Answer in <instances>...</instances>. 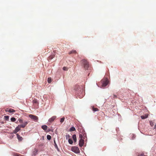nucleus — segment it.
Segmentation results:
<instances>
[{"mask_svg": "<svg viewBox=\"0 0 156 156\" xmlns=\"http://www.w3.org/2000/svg\"><path fill=\"white\" fill-rule=\"evenodd\" d=\"M81 62L82 66L86 69H87L89 67V63L85 59H83L81 60Z\"/></svg>", "mask_w": 156, "mask_h": 156, "instance_id": "f257e3e1", "label": "nucleus"}, {"mask_svg": "<svg viewBox=\"0 0 156 156\" xmlns=\"http://www.w3.org/2000/svg\"><path fill=\"white\" fill-rule=\"evenodd\" d=\"M71 151L76 153H79L80 152V151L78 147L73 146L71 147Z\"/></svg>", "mask_w": 156, "mask_h": 156, "instance_id": "f03ea898", "label": "nucleus"}, {"mask_svg": "<svg viewBox=\"0 0 156 156\" xmlns=\"http://www.w3.org/2000/svg\"><path fill=\"white\" fill-rule=\"evenodd\" d=\"M29 117L33 119L34 121L35 122L38 121V118L37 116L32 114H30L29 115Z\"/></svg>", "mask_w": 156, "mask_h": 156, "instance_id": "7ed1b4c3", "label": "nucleus"}, {"mask_svg": "<svg viewBox=\"0 0 156 156\" xmlns=\"http://www.w3.org/2000/svg\"><path fill=\"white\" fill-rule=\"evenodd\" d=\"M101 82L102 83V87H104L106 86L108 83V80H102Z\"/></svg>", "mask_w": 156, "mask_h": 156, "instance_id": "20e7f679", "label": "nucleus"}, {"mask_svg": "<svg viewBox=\"0 0 156 156\" xmlns=\"http://www.w3.org/2000/svg\"><path fill=\"white\" fill-rule=\"evenodd\" d=\"M22 128L20 126V125H18L17 127H16L15 129L13 131V133H16L17 132H18L19 130H20V128Z\"/></svg>", "mask_w": 156, "mask_h": 156, "instance_id": "39448f33", "label": "nucleus"}, {"mask_svg": "<svg viewBox=\"0 0 156 156\" xmlns=\"http://www.w3.org/2000/svg\"><path fill=\"white\" fill-rule=\"evenodd\" d=\"M5 111L7 112H9L10 113H13L15 112V110L11 108H7L5 109Z\"/></svg>", "mask_w": 156, "mask_h": 156, "instance_id": "423d86ee", "label": "nucleus"}, {"mask_svg": "<svg viewBox=\"0 0 156 156\" xmlns=\"http://www.w3.org/2000/svg\"><path fill=\"white\" fill-rule=\"evenodd\" d=\"M29 122V121H26L24 122L23 124L20 125L21 127L22 128H24Z\"/></svg>", "mask_w": 156, "mask_h": 156, "instance_id": "0eeeda50", "label": "nucleus"}, {"mask_svg": "<svg viewBox=\"0 0 156 156\" xmlns=\"http://www.w3.org/2000/svg\"><path fill=\"white\" fill-rule=\"evenodd\" d=\"M84 144V140L82 139H80L79 142V145L80 147H82Z\"/></svg>", "mask_w": 156, "mask_h": 156, "instance_id": "6e6552de", "label": "nucleus"}, {"mask_svg": "<svg viewBox=\"0 0 156 156\" xmlns=\"http://www.w3.org/2000/svg\"><path fill=\"white\" fill-rule=\"evenodd\" d=\"M56 118V116H54L49 119L48 121L50 122H52L54 121Z\"/></svg>", "mask_w": 156, "mask_h": 156, "instance_id": "1a4fd4ad", "label": "nucleus"}, {"mask_svg": "<svg viewBox=\"0 0 156 156\" xmlns=\"http://www.w3.org/2000/svg\"><path fill=\"white\" fill-rule=\"evenodd\" d=\"M33 104L36 106H38V103L36 99H34L32 101Z\"/></svg>", "mask_w": 156, "mask_h": 156, "instance_id": "9d476101", "label": "nucleus"}, {"mask_svg": "<svg viewBox=\"0 0 156 156\" xmlns=\"http://www.w3.org/2000/svg\"><path fill=\"white\" fill-rule=\"evenodd\" d=\"M16 136H17V139H18V140H19V141H22V140H23V138L22 137L20 136L18 133L16 134Z\"/></svg>", "mask_w": 156, "mask_h": 156, "instance_id": "9b49d317", "label": "nucleus"}, {"mask_svg": "<svg viewBox=\"0 0 156 156\" xmlns=\"http://www.w3.org/2000/svg\"><path fill=\"white\" fill-rule=\"evenodd\" d=\"M148 115L147 114H145L144 115L141 116V118L142 119H144L147 118Z\"/></svg>", "mask_w": 156, "mask_h": 156, "instance_id": "f8f14e48", "label": "nucleus"}, {"mask_svg": "<svg viewBox=\"0 0 156 156\" xmlns=\"http://www.w3.org/2000/svg\"><path fill=\"white\" fill-rule=\"evenodd\" d=\"M92 108V110L94 112L96 111H99V109L97 108H95L94 106L91 107Z\"/></svg>", "mask_w": 156, "mask_h": 156, "instance_id": "ddd939ff", "label": "nucleus"}, {"mask_svg": "<svg viewBox=\"0 0 156 156\" xmlns=\"http://www.w3.org/2000/svg\"><path fill=\"white\" fill-rule=\"evenodd\" d=\"M41 128L44 130H46L48 129V126L46 125H43L42 126Z\"/></svg>", "mask_w": 156, "mask_h": 156, "instance_id": "4468645a", "label": "nucleus"}, {"mask_svg": "<svg viewBox=\"0 0 156 156\" xmlns=\"http://www.w3.org/2000/svg\"><path fill=\"white\" fill-rule=\"evenodd\" d=\"M74 142H76V135L75 134H74L72 136Z\"/></svg>", "mask_w": 156, "mask_h": 156, "instance_id": "2eb2a0df", "label": "nucleus"}, {"mask_svg": "<svg viewBox=\"0 0 156 156\" xmlns=\"http://www.w3.org/2000/svg\"><path fill=\"white\" fill-rule=\"evenodd\" d=\"M76 131V129L74 127H71L69 130L70 132L72 131Z\"/></svg>", "mask_w": 156, "mask_h": 156, "instance_id": "dca6fc26", "label": "nucleus"}, {"mask_svg": "<svg viewBox=\"0 0 156 156\" xmlns=\"http://www.w3.org/2000/svg\"><path fill=\"white\" fill-rule=\"evenodd\" d=\"M76 53V51L73 50H72V51H70L69 53V54H72Z\"/></svg>", "mask_w": 156, "mask_h": 156, "instance_id": "f3484780", "label": "nucleus"}, {"mask_svg": "<svg viewBox=\"0 0 156 156\" xmlns=\"http://www.w3.org/2000/svg\"><path fill=\"white\" fill-rule=\"evenodd\" d=\"M68 142L69 144H72L73 143V141L72 140L70 139H69Z\"/></svg>", "mask_w": 156, "mask_h": 156, "instance_id": "a211bd4d", "label": "nucleus"}, {"mask_svg": "<svg viewBox=\"0 0 156 156\" xmlns=\"http://www.w3.org/2000/svg\"><path fill=\"white\" fill-rule=\"evenodd\" d=\"M83 136H84L83 133L82 134H80L79 138H80V139H82V138L83 137Z\"/></svg>", "mask_w": 156, "mask_h": 156, "instance_id": "6ab92c4d", "label": "nucleus"}, {"mask_svg": "<svg viewBox=\"0 0 156 156\" xmlns=\"http://www.w3.org/2000/svg\"><path fill=\"white\" fill-rule=\"evenodd\" d=\"M11 120L12 122H14L16 120V119L15 118L12 117L11 118Z\"/></svg>", "mask_w": 156, "mask_h": 156, "instance_id": "aec40b11", "label": "nucleus"}, {"mask_svg": "<svg viewBox=\"0 0 156 156\" xmlns=\"http://www.w3.org/2000/svg\"><path fill=\"white\" fill-rule=\"evenodd\" d=\"M54 143L55 144V148L57 149H58V147L57 145L56 144V142L55 140H54Z\"/></svg>", "mask_w": 156, "mask_h": 156, "instance_id": "412c9836", "label": "nucleus"}, {"mask_svg": "<svg viewBox=\"0 0 156 156\" xmlns=\"http://www.w3.org/2000/svg\"><path fill=\"white\" fill-rule=\"evenodd\" d=\"M47 81L48 83H50L51 81V78H48Z\"/></svg>", "mask_w": 156, "mask_h": 156, "instance_id": "4be33fe9", "label": "nucleus"}, {"mask_svg": "<svg viewBox=\"0 0 156 156\" xmlns=\"http://www.w3.org/2000/svg\"><path fill=\"white\" fill-rule=\"evenodd\" d=\"M47 138L48 140H50L51 138V136L50 135H48L47 136Z\"/></svg>", "mask_w": 156, "mask_h": 156, "instance_id": "5701e85b", "label": "nucleus"}, {"mask_svg": "<svg viewBox=\"0 0 156 156\" xmlns=\"http://www.w3.org/2000/svg\"><path fill=\"white\" fill-rule=\"evenodd\" d=\"M64 119H65V118L64 117H63V118H62L61 119V120H60V122L61 123H62L64 121Z\"/></svg>", "mask_w": 156, "mask_h": 156, "instance_id": "b1692460", "label": "nucleus"}, {"mask_svg": "<svg viewBox=\"0 0 156 156\" xmlns=\"http://www.w3.org/2000/svg\"><path fill=\"white\" fill-rule=\"evenodd\" d=\"M4 118L6 120H8L9 119V116H5Z\"/></svg>", "mask_w": 156, "mask_h": 156, "instance_id": "393cba45", "label": "nucleus"}, {"mask_svg": "<svg viewBox=\"0 0 156 156\" xmlns=\"http://www.w3.org/2000/svg\"><path fill=\"white\" fill-rule=\"evenodd\" d=\"M18 121L20 123H22L23 122V120L21 119H19Z\"/></svg>", "mask_w": 156, "mask_h": 156, "instance_id": "a878e982", "label": "nucleus"}, {"mask_svg": "<svg viewBox=\"0 0 156 156\" xmlns=\"http://www.w3.org/2000/svg\"><path fill=\"white\" fill-rule=\"evenodd\" d=\"M63 69L64 70L66 71L68 70L67 68L66 67H64L63 68Z\"/></svg>", "mask_w": 156, "mask_h": 156, "instance_id": "bb28decb", "label": "nucleus"}, {"mask_svg": "<svg viewBox=\"0 0 156 156\" xmlns=\"http://www.w3.org/2000/svg\"><path fill=\"white\" fill-rule=\"evenodd\" d=\"M144 155V154L143 153H141V154H139V155L140 156H143Z\"/></svg>", "mask_w": 156, "mask_h": 156, "instance_id": "cd10ccee", "label": "nucleus"}, {"mask_svg": "<svg viewBox=\"0 0 156 156\" xmlns=\"http://www.w3.org/2000/svg\"><path fill=\"white\" fill-rule=\"evenodd\" d=\"M54 57L53 56H50V57H49V58L50 59H52Z\"/></svg>", "mask_w": 156, "mask_h": 156, "instance_id": "c85d7f7f", "label": "nucleus"}, {"mask_svg": "<svg viewBox=\"0 0 156 156\" xmlns=\"http://www.w3.org/2000/svg\"><path fill=\"white\" fill-rule=\"evenodd\" d=\"M114 95V98H116V97H117V96H116V95Z\"/></svg>", "mask_w": 156, "mask_h": 156, "instance_id": "c756f323", "label": "nucleus"}, {"mask_svg": "<svg viewBox=\"0 0 156 156\" xmlns=\"http://www.w3.org/2000/svg\"><path fill=\"white\" fill-rule=\"evenodd\" d=\"M17 156H21V155L20 154H17Z\"/></svg>", "mask_w": 156, "mask_h": 156, "instance_id": "7c9ffc66", "label": "nucleus"}, {"mask_svg": "<svg viewBox=\"0 0 156 156\" xmlns=\"http://www.w3.org/2000/svg\"><path fill=\"white\" fill-rule=\"evenodd\" d=\"M150 125H151V126H153V124H152V123H151V122H150Z\"/></svg>", "mask_w": 156, "mask_h": 156, "instance_id": "2f4dec72", "label": "nucleus"}, {"mask_svg": "<svg viewBox=\"0 0 156 156\" xmlns=\"http://www.w3.org/2000/svg\"><path fill=\"white\" fill-rule=\"evenodd\" d=\"M68 136L69 137V135H68Z\"/></svg>", "mask_w": 156, "mask_h": 156, "instance_id": "473e14b6", "label": "nucleus"}, {"mask_svg": "<svg viewBox=\"0 0 156 156\" xmlns=\"http://www.w3.org/2000/svg\"><path fill=\"white\" fill-rule=\"evenodd\" d=\"M147 156V155H145V156Z\"/></svg>", "mask_w": 156, "mask_h": 156, "instance_id": "72a5a7b5", "label": "nucleus"}]
</instances>
